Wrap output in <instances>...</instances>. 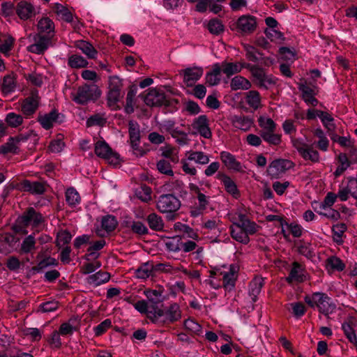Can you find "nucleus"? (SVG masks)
Returning <instances> with one entry per match:
<instances>
[{
    "label": "nucleus",
    "mask_w": 357,
    "mask_h": 357,
    "mask_svg": "<svg viewBox=\"0 0 357 357\" xmlns=\"http://www.w3.org/2000/svg\"><path fill=\"white\" fill-rule=\"evenodd\" d=\"M246 69L251 73L255 82L259 87L268 89L277 83V78L271 74H266L262 68L257 65H247Z\"/></svg>",
    "instance_id": "obj_7"
},
{
    "label": "nucleus",
    "mask_w": 357,
    "mask_h": 357,
    "mask_svg": "<svg viewBox=\"0 0 357 357\" xmlns=\"http://www.w3.org/2000/svg\"><path fill=\"white\" fill-rule=\"evenodd\" d=\"M15 43V38L10 35H3L0 38V52L6 56L9 54Z\"/></svg>",
    "instance_id": "obj_47"
},
{
    "label": "nucleus",
    "mask_w": 357,
    "mask_h": 357,
    "mask_svg": "<svg viewBox=\"0 0 357 357\" xmlns=\"http://www.w3.org/2000/svg\"><path fill=\"white\" fill-rule=\"evenodd\" d=\"M149 227L154 231H162L164 229V222L162 218L155 213L149 214L147 217Z\"/></svg>",
    "instance_id": "obj_49"
},
{
    "label": "nucleus",
    "mask_w": 357,
    "mask_h": 357,
    "mask_svg": "<svg viewBox=\"0 0 357 357\" xmlns=\"http://www.w3.org/2000/svg\"><path fill=\"white\" fill-rule=\"evenodd\" d=\"M89 62L81 55L73 54L68 57V65L72 68H83L87 67Z\"/></svg>",
    "instance_id": "obj_52"
},
{
    "label": "nucleus",
    "mask_w": 357,
    "mask_h": 357,
    "mask_svg": "<svg viewBox=\"0 0 357 357\" xmlns=\"http://www.w3.org/2000/svg\"><path fill=\"white\" fill-rule=\"evenodd\" d=\"M163 314L159 322L174 323L181 318V311L177 303L171 304L166 310L162 309Z\"/></svg>",
    "instance_id": "obj_22"
},
{
    "label": "nucleus",
    "mask_w": 357,
    "mask_h": 357,
    "mask_svg": "<svg viewBox=\"0 0 357 357\" xmlns=\"http://www.w3.org/2000/svg\"><path fill=\"white\" fill-rule=\"evenodd\" d=\"M121 98V91L109 90L107 93V104L112 110H117L121 108L119 102Z\"/></svg>",
    "instance_id": "obj_51"
},
{
    "label": "nucleus",
    "mask_w": 357,
    "mask_h": 357,
    "mask_svg": "<svg viewBox=\"0 0 357 357\" xmlns=\"http://www.w3.org/2000/svg\"><path fill=\"white\" fill-rule=\"evenodd\" d=\"M290 139L293 147L296 149L303 159L312 162H318L319 161V153L314 149L312 145L307 144L301 137L296 138L291 136Z\"/></svg>",
    "instance_id": "obj_5"
},
{
    "label": "nucleus",
    "mask_w": 357,
    "mask_h": 357,
    "mask_svg": "<svg viewBox=\"0 0 357 357\" xmlns=\"http://www.w3.org/2000/svg\"><path fill=\"white\" fill-rule=\"evenodd\" d=\"M239 270L238 264L234 263L229 266L225 265L222 269L218 271L219 275L222 276V287L226 291H231L234 289Z\"/></svg>",
    "instance_id": "obj_6"
},
{
    "label": "nucleus",
    "mask_w": 357,
    "mask_h": 357,
    "mask_svg": "<svg viewBox=\"0 0 357 357\" xmlns=\"http://www.w3.org/2000/svg\"><path fill=\"white\" fill-rule=\"evenodd\" d=\"M192 128L195 133L205 139H210L212 137L208 119L206 115H200L195 118L192 123Z\"/></svg>",
    "instance_id": "obj_15"
},
{
    "label": "nucleus",
    "mask_w": 357,
    "mask_h": 357,
    "mask_svg": "<svg viewBox=\"0 0 357 357\" xmlns=\"http://www.w3.org/2000/svg\"><path fill=\"white\" fill-rule=\"evenodd\" d=\"M245 102L255 110L259 109L261 104V98L257 91L251 90L245 93Z\"/></svg>",
    "instance_id": "obj_41"
},
{
    "label": "nucleus",
    "mask_w": 357,
    "mask_h": 357,
    "mask_svg": "<svg viewBox=\"0 0 357 357\" xmlns=\"http://www.w3.org/2000/svg\"><path fill=\"white\" fill-rule=\"evenodd\" d=\"M309 279V275L303 265L298 261H294L289 270L286 281L291 284L293 282L301 283Z\"/></svg>",
    "instance_id": "obj_13"
},
{
    "label": "nucleus",
    "mask_w": 357,
    "mask_h": 357,
    "mask_svg": "<svg viewBox=\"0 0 357 357\" xmlns=\"http://www.w3.org/2000/svg\"><path fill=\"white\" fill-rule=\"evenodd\" d=\"M317 205V206L313 205L312 207L314 208V211L321 216L325 217L333 221H337L340 218V213L332 207L326 206L323 204Z\"/></svg>",
    "instance_id": "obj_31"
},
{
    "label": "nucleus",
    "mask_w": 357,
    "mask_h": 357,
    "mask_svg": "<svg viewBox=\"0 0 357 357\" xmlns=\"http://www.w3.org/2000/svg\"><path fill=\"white\" fill-rule=\"evenodd\" d=\"M17 238L10 233L0 235V252L8 253L17 243Z\"/></svg>",
    "instance_id": "obj_32"
},
{
    "label": "nucleus",
    "mask_w": 357,
    "mask_h": 357,
    "mask_svg": "<svg viewBox=\"0 0 357 357\" xmlns=\"http://www.w3.org/2000/svg\"><path fill=\"white\" fill-rule=\"evenodd\" d=\"M243 48L245 51V56L249 61L257 62L259 60L261 53L254 46L245 44Z\"/></svg>",
    "instance_id": "obj_59"
},
{
    "label": "nucleus",
    "mask_w": 357,
    "mask_h": 357,
    "mask_svg": "<svg viewBox=\"0 0 357 357\" xmlns=\"http://www.w3.org/2000/svg\"><path fill=\"white\" fill-rule=\"evenodd\" d=\"M151 188L146 185H142L136 190V196L142 202H148L151 199Z\"/></svg>",
    "instance_id": "obj_58"
},
{
    "label": "nucleus",
    "mask_w": 357,
    "mask_h": 357,
    "mask_svg": "<svg viewBox=\"0 0 357 357\" xmlns=\"http://www.w3.org/2000/svg\"><path fill=\"white\" fill-rule=\"evenodd\" d=\"M208 29L212 34L218 35L224 31V25L218 19H212L208 23Z\"/></svg>",
    "instance_id": "obj_64"
},
{
    "label": "nucleus",
    "mask_w": 357,
    "mask_h": 357,
    "mask_svg": "<svg viewBox=\"0 0 357 357\" xmlns=\"http://www.w3.org/2000/svg\"><path fill=\"white\" fill-rule=\"evenodd\" d=\"M264 284V278L261 276H255L250 282L248 286V294L253 303H255L257 301L258 296L260 294Z\"/></svg>",
    "instance_id": "obj_30"
},
{
    "label": "nucleus",
    "mask_w": 357,
    "mask_h": 357,
    "mask_svg": "<svg viewBox=\"0 0 357 357\" xmlns=\"http://www.w3.org/2000/svg\"><path fill=\"white\" fill-rule=\"evenodd\" d=\"M257 28V18L254 16L245 15L241 16L236 22V29L238 33L248 34Z\"/></svg>",
    "instance_id": "obj_16"
},
{
    "label": "nucleus",
    "mask_w": 357,
    "mask_h": 357,
    "mask_svg": "<svg viewBox=\"0 0 357 357\" xmlns=\"http://www.w3.org/2000/svg\"><path fill=\"white\" fill-rule=\"evenodd\" d=\"M326 264L327 269L342 271L345 268V264L342 260L335 256L328 257L326 261Z\"/></svg>",
    "instance_id": "obj_56"
},
{
    "label": "nucleus",
    "mask_w": 357,
    "mask_h": 357,
    "mask_svg": "<svg viewBox=\"0 0 357 357\" xmlns=\"http://www.w3.org/2000/svg\"><path fill=\"white\" fill-rule=\"evenodd\" d=\"M258 123L261 128V132L275 131L277 124L274 121L265 116H261L258 119Z\"/></svg>",
    "instance_id": "obj_54"
},
{
    "label": "nucleus",
    "mask_w": 357,
    "mask_h": 357,
    "mask_svg": "<svg viewBox=\"0 0 357 357\" xmlns=\"http://www.w3.org/2000/svg\"><path fill=\"white\" fill-rule=\"evenodd\" d=\"M347 229L344 224H337L334 225L332 229L333 241L338 245L343 243L342 236Z\"/></svg>",
    "instance_id": "obj_57"
},
{
    "label": "nucleus",
    "mask_w": 357,
    "mask_h": 357,
    "mask_svg": "<svg viewBox=\"0 0 357 357\" xmlns=\"http://www.w3.org/2000/svg\"><path fill=\"white\" fill-rule=\"evenodd\" d=\"M314 135L319 139L317 142V148L321 151L326 152L329 147V140L324 130L320 128H317L314 130Z\"/></svg>",
    "instance_id": "obj_44"
},
{
    "label": "nucleus",
    "mask_w": 357,
    "mask_h": 357,
    "mask_svg": "<svg viewBox=\"0 0 357 357\" xmlns=\"http://www.w3.org/2000/svg\"><path fill=\"white\" fill-rule=\"evenodd\" d=\"M172 137L176 140V143L180 146L188 145L190 142L188 134L177 128L176 130L172 131Z\"/></svg>",
    "instance_id": "obj_63"
},
{
    "label": "nucleus",
    "mask_w": 357,
    "mask_h": 357,
    "mask_svg": "<svg viewBox=\"0 0 357 357\" xmlns=\"http://www.w3.org/2000/svg\"><path fill=\"white\" fill-rule=\"evenodd\" d=\"M156 206L162 213H174L179 209L181 202L174 195L165 194L159 197Z\"/></svg>",
    "instance_id": "obj_9"
},
{
    "label": "nucleus",
    "mask_w": 357,
    "mask_h": 357,
    "mask_svg": "<svg viewBox=\"0 0 357 357\" xmlns=\"http://www.w3.org/2000/svg\"><path fill=\"white\" fill-rule=\"evenodd\" d=\"M129 135L132 146L137 149L140 142L139 126L135 121L129 122Z\"/></svg>",
    "instance_id": "obj_42"
},
{
    "label": "nucleus",
    "mask_w": 357,
    "mask_h": 357,
    "mask_svg": "<svg viewBox=\"0 0 357 357\" xmlns=\"http://www.w3.org/2000/svg\"><path fill=\"white\" fill-rule=\"evenodd\" d=\"M232 225L229 227L231 236L235 241L247 245L250 242V235L256 234L260 227L250 220L245 209L238 208L230 214Z\"/></svg>",
    "instance_id": "obj_1"
},
{
    "label": "nucleus",
    "mask_w": 357,
    "mask_h": 357,
    "mask_svg": "<svg viewBox=\"0 0 357 357\" xmlns=\"http://www.w3.org/2000/svg\"><path fill=\"white\" fill-rule=\"evenodd\" d=\"M232 125L237 129L247 131L253 124L252 119L244 115H234L231 119Z\"/></svg>",
    "instance_id": "obj_34"
},
{
    "label": "nucleus",
    "mask_w": 357,
    "mask_h": 357,
    "mask_svg": "<svg viewBox=\"0 0 357 357\" xmlns=\"http://www.w3.org/2000/svg\"><path fill=\"white\" fill-rule=\"evenodd\" d=\"M338 195L342 202L347 201L350 195L357 199V178L349 177L343 181L340 185Z\"/></svg>",
    "instance_id": "obj_11"
},
{
    "label": "nucleus",
    "mask_w": 357,
    "mask_h": 357,
    "mask_svg": "<svg viewBox=\"0 0 357 357\" xmlns=\"http://www.w3.org/2000/svg\"><path fill=\"white\" fill-rule=\"evenodd\" d=\"M100 96V91L96 84H84L79 86L73 100L81 105L91 100H96Z\"/></svg>",
    "instance_id": "obj_8"
},
{
    "label": "nucleus",
    "mask_w": 357,
    "mask_h": 357,
    "mask_svg": "<svg viewBox=\"0 0 357 357\" xmlns=\"http://www.w3.org/2000/svg\"><path fill=\"white\" fill-rule=\"evenodd\" d=\"M216 178L222 182L225 190L233 197L237 199L240 196L236 184L228 175L219 172Z\"/></svg>",
    "instance_id": "obj_26"
},
{
    "label": "nucleus",
    "mask_w": 357,
    "mask_h": 357,
    "mask_svg": "<svg viewBox=\"0 0 357 357\" xmlns=\"http://www.w3.org/2000/svg\"><path fill=\"white\" fill-rule=\"evenodd\" d=\"M281 232L285 239H288L290 234H291L295 238H299L303 234V227L296 222H294L288 223L287 222H284L281 223Z\"/></svg>",
    "instance_id": "obj_27"
},
{
    "label": "nucleus",
    "mask_w": 357,
    "mask_h": 357,
    "mask_svg": "<svg viewBox=\"0 0 357 357\" xmlns=\"http://www.w3.org/2000/svg\"><path fill=\"white\" fill-rule=\"evenodd\" d=\"M16 14L22 20H31L36 15L35 6L30 2L21 1L15 8Z\"/></svg>",
    "instance_id": "obj_18"
},
{
    "label": "nucleus",
    "mask_w": 357,
    "mask_h": 357,
    "mask_svg": "<svg viewBox=\"0 0 357 357\" xmlns=\"http://www.w3.org/2000/svg\"><path fill=\"white\" fill-rule=\"evenodd\" d=\"M342 329L349 341L353 344L357 345V337L351 325L344 322L342 324Z\"/></svg>",
    "instance_id": "obj_62"
},
{
    "label": "nucleus",
    "mask_w": 357,
    "mask_h": 357,
    "mask_svg": "<svg viewBox=\"0 0 357 357\" xmlns=\"http://www.w3.org/2000/svg\"><path fill=\"white\" fill-rule=\"evenodd\" d=\"M58 118L59 113L56 110H52L47 114L38 115V121L44 129L49 130L53 127Z\"/></svg>",
    "instance_id": "obj_33"
},
{
    "label": "nucleus",
    "mask_w": 357,
    "mask_h": 357,
    "mask_svg": "<svg viewBox=\"0 0 357 357\" xmlns=\"http://www.w3.org/2000/svg\"><path fill=\"white\" fill-rule=\"evenodd\" d=\"M220 159L228 169L238 172H243L241 163L231 153L225 151H221L220 153Z\"/></svg>",
    "instance_id": "obj_25"
},
{
    "label": "nucleus",
    "mask_w": 357,
    "mask_h": 357,
    "mask_svg": "<svg viewBox=\"0 0 357 357\" xmlns=\"http://www.w3.org/2000/svg\"><path fill=\"white\" fill-rule=\"evenodd\" d=\"M38 29L40 32L47 34L53 33L54 32V24L50 18L43 17L38 22Z\"/></svg>",
    "instance_id": "obj_53"
},
{
    "label": "nucleus",
    "mask_w": 357,
    "mask_h": 357,
    "mask_svg": "<svg viewBox=\"0 0 357 357\" xmlns=\"http://www.w3.org/2000/svg\"><path fill=\"white\" fill-rule=\"evenodd\" d=\"M149 106H161L167 103V96L162 90L151 89L144 98Z\"/></svg>",
    "instance_id": "obj_17"
},
{
    "label": "nucleus",
    "mask_w": 357,
    "mask_h": 357,
    "mask_svg": "<svg viewBox=\"0 0 357 357\" xmlns=\"http://www.w3.org/2000/svg\"><path fill=\"white\" fill-rule=\"evenodd\" d=\"M197 203L192 206L190 210V213L192 217L196 218L202 214V213L207 208L209 204V197L206 196L201 192H198Z\"/></svg>",
    "instance_id": "obj_28"
},
{
    "label": "nucleus",
    "mask_w": 357,
    "mask_h": 357,
    "mask_svg": "<svg viewBox=\"0 0 357 357\" xmlns=\"http://www.w3.org/2000/svg\"><path fill=\"white\" fill-rule=\"evenodd\" d=\"M40 96L38 92H31V95L21 102V111L26 118H31L37 111L40 104Z\"/></svg>",
    "instance_id": "obj_12"
},
{
    "label": "nucleus",
    "mask_w": 357,
    "mask_h": 357,
    "mask_svg": "<svg viewBox=\"0 0 357 357\" xmlns=\"http://www.w3.org/2000/svg\"><path fill=\"white\" fill-rule=\"evenodd\" d=\"M220 65L222 72L227 75V77L238 73L243 68H246L247 65H251L245 62H222Z\"/></svg>",
    "instance_id": "obj_29"
},
{
    "label": "nucleus",
    "mask_w": 357,
    "mask_h": 357,
    "mask_svg": "<svg viewBox=\"0 0 357 357\" xmlns=\"http://www.w3.org/2000/svg\"><path fill=\"white\" fill-rule=\"evenodd\" d=\"M106 242L105 240L101 239L91 243V246L87 250V253L85 255L84 258L87 261L94 260L100 257L99 250L102 249L105 245Z\"/></svg>",
    "instance_id": "obj_36"
},
{
    "label": "nucleus",
    "mask_w": 357,
    "mask_h": 357,
    "mask_svg": "<svg viewBox=\"0 0 357 357\" xmlns=\"http://www.w3.org/2000/svg\"><path fill=\"white\" fill-rule=\"evenodd\" d=\"M50 43V37L36 34L34 36V43L27 47V50L31 53L41 54L47 50Z\"/></svg>",
    "instance_id": "obj_19"
},
{
    "label": "nucleus",
    "mask_w": 357,
    "mask_h": 357,
    "mask_svg": "<svg viewBox=\"0 0 357 357\" xmlns=\"http://www.w3.org/2000/svg\"><path fill=\"white\" fill-rule=\"evenodd\" d=\"M295 248L297 252L305 257L308 259H312L314 257V253L312 249L311 245L304 241H298L295 243Z\"/></svg>",
    "instance_id": "obj_43"
},
{
    "label": "nucleus",
    "mask_w": 357,
    "mask_h": 357,
    "mask_svg": "<svg viewBox=\"0 0 357 357\" xmlns=\"http://www.w3.org/2000/svg\"><path fill=\"white\" fill-rule=\"evenodd\" d=\"M204 70L202 67L192 66L182 70L183 82L187 86L193 85L203 75Z\"/></svg>",
    "instance_id": "obj_24"
},
{
    "label": "nucleus",
    "mask_w": 357,
    "mask_h": 357,
    "mask_svg": "<svg viewBox=\"0 0 357 357\" xmlns=\"http://www.w3.org/2000/svg\"><path fill=\"white\" fill-rule=\"evenodd\" d=\"M18 189L22 192H27L32 195H42L45 191L44 183L40 181H31L23 180L18 184Z\"/></svg>",
    "instance_id": "obj_21"
},
{
    "label": "nucleus",
    "mask_w": 357,
    "mask_h": 357,
    "mask_svg": "<svg viewBox=\"0 0 357 357\" xmlns=\"http://www.w3.org/2000/svg\"><path fill=\"white\" fill-rule=\"evenodd\" d=\"M75 47L80 50L89 59H94L98 56V51L90 43L86 40H77Z\"/></svg>",
    "instance_id": "obj_40"
},
{
    "label": "nucleus",
    "mask_w": 357,
    "mask_h": 357,
    "mask_svg": "<svg viewBox=\"0 0 357 357\" xmlns=\"http://www.w3.org/2000/svg\"><path fill=\"white\" fill-rule=\"evenodd\" d=\"M291 167L292 162L290 160L276 159L269 165L267 172L272 178H278Z\"/></svg>",
    "instance_id": "obj_14"
},
{
    "label": "nucleus",
    "mask_w": 357,
    "mask_h": 357,
    "mask_svg": "<svg viewBox=\"0 0 357 357\" xmlns=\"http://www.w3.org/2000/svg\"><path fill=\"white\" fill-rule=\"evenodd\" d=\"M21 220L24 225H31L38 229L43 222V218L40 213H37L33 208H29L22 215Z\"/></svg>",
    "instance_id": "obj_20"
},
{
    "label": "nucleus",
    "mask_w": 357,
    "mask_h": 357,
    "mask_svg": "<svg viewBox=\"0 0 357 357\" xmlns=\"http://www.w3.org/2000/svg\"><path fill=\"white\" fill-rule=\"evenodd\" d=\"M261 137L270 145L278 146L282 142V135L275 131L260 132Z\"/></svg>",
    "instance_id": "obj_50"
},
{
    "label": "nucleus",
    "mask_w": 357,
    "mask_h": 357,
    "mask_svg": "<svg viewBox=\"0 0 357 357\" xmlns=\"http://www.w3.org/2000/svg\"><path fill=\"white\" fill-rule=\"evenodd\" d=\"M298 90L301 92L302 99L307 105L315 107L318 105L319 101L315 98L317 94L316 87H311L306 84H300Z\"/></svg>",
    "instance_id": "obj_23"
},
{
    "label": "nucleus",
    "mask_w": 357,
    "mask_h": 357,
    "mask_svg": "<svg viewBox=\"0 0 357 357\" xmlns=\"http://www.w3.org/2000/svg\"><path fill=\"white\" fill-rule=\"evenodd\" d=\"M191 162L198 165H206L210 162V155L201 151L185 152L184 158L181 160V169L185 174L195 176L197 174V169Z\"/></svg>",
    "instance_id": "obj_4"
},
{
    "label": "nucleus",
    "mask_w": 357,
    "mask_h": 357,
    "mask_svg": "<svg viewBox=\"0 0 357 357\" xmlns=\"http://www.w3.org/2000/svg\"><path fill=\"white\" fill-rule=\"evenodd\" d=\"M94 151L97 156L106 160L109 164L116 165L119 163V154L113 151L104 140L97 141Z\"/></svg>",
    "instance_id": "obj_10"
},
{
    "label": "nucleus",
    "mask_w": 357,
    "mask_h": 357,
    "mask_svg": "<svg viewBox=\"0 0 357 357\" xmlns=\"http://www.w3.org/2000/svg\"><path fill=\"white\" fill-rule=\"evenodd\" d=\"M230 86L232 90H247L251 87L250 82L242 76H235L231 79Z\"/></svg>",
    "instance_id": "obj_45"
},
{
    "label": "nucleus",
    "mask_w": 357,
    "mask_h": 357,
    "mask_svg": "<svg viewBox=\"0 0 357 357\" xmlns=\"http://www.w3.org/2000/svg\"><path fill=\"white\" fill-rule=\"evenodd\" d=\"M16 88V82L14 76L7 75L3 77L0 84V90L3 96H8L13 93Z\"/></svg>",
    "instance_id": "obj_39"
},
{
    "label": "nucleus",
    "mask_w": 357,
    "mask_h": 357,
    "mask_svg": "<svg viewBox=\"0 0 357 357\" xmlns=\"http://www.w3.org/2000/svg\"><path fill=\"white\" fill-rule=\"evenodd\" d=\"M52 10L56 15L59 20L66 22H71L73 20L72 13L68 8L61 3H56L52 6Z\"/></svg>",
    "instance_id": "obj_37"
},
{
    "label": "nucleus",
    "mask_w": 357,
    "mask_h": 357,
    "mask_svg": "<svg viewBox=\"0 0 357 357\" xmlns=\"http://www.w3.org/2000/svg\"><path fill=\"white\" fill-rule=\"evenodd\" d=\"M110 279V274L105 271H99L93 274L89 275L86 282L90 285L98 287L107 282Z\"/></svg>",
    "instance_id": "obj_35"
},
{
    "label": "nucleus",
    "mask_w": 357,
    "mask_h": 357,
    "mask_svg": "<svg viewBox=\"0 0 357 357\" xmlns=\"http://www.w3.org/2000/svg\"><path fill=\"white\" fill-rule=\"evenodd\" d=\"M221 67L220 63H215L212 67V70L206 75V82L210 86L218 85L221 80Z\"/></svg>",
    "instance_id": "obj_38"
},
{
    "label": "nucleus",
    "mask_w": 357,
    "mask_h": 357,
    "mask_svg": "<svg viewBox=\"0 0 357 357\" xmlns=\"http://www.w3.org/2000/svg\"><path fill=\"white\" fill-rule=\"evenodd\" d=\"M59 302L55 300L46 301L39 305L38 312L42 313L54 312L59 308Z\"/></svg>",
    "instance_id": "obj_61"
},
{
    "label": "nucleus",
    "mask_w": 357,
    "mask_h": 357,
    "mask_svg": "<svg viewBox=\"0 0 357 357\" xmlns=\"http://www.w3.org/2000/svg\"><path fill=\"white\" fill-rule=\"evenodd\" d=\"M5 122L8 126L13 128H17L23 123L24 116L15 112H9L6 115Z\"/></svg>",
    "instance_id": "obj_46"
},
{
    "label": "nucleus",
    "mask_w": 357,
    "mask_h": 357,
    "mask_svg": "<svg viewBox=\"0 0 357 357\" xmlns=\"http://www.w3.org/2000/svg\"><path fill=\"white\" fill-rule=\"evenodd\" d=\"M144 295L148 301L140 300L134 303V308L139 313L145 314L151 322L159 323L163 314L162 309L158 307V304L164 300L162 291L160 289H146Z\"/></svg>",
    "instance_id": "obj_2"
},
{
    "label": "nucleus",
    "mask_w": 357,
    "mask_h": 357,
    "mask_svg": "<svg viewBox=\"0 0 357 357\" xmlns=\"http://www.w3.org/2000/svg\"><path fill=\"white\" fill-rule=\"evenodd\" d=\"M58 262L54 258L47 257L39 261L35 266H33V270L39 273L49 266H56Z\"/></svg>",
    "instance_id": "obj_60"
},
{
    "label": "nucleus",
    "mask_w": 357,
    "mask_h": 357,
    "mask_svg": "<svg viewBox=\"0 0 357 357\" xmlns=\"http://www.w3.org/2000/svg\"><path fill=\"white\" fill-rule=\"evenodd\" d=\"M118 225L116 218L112 215H107L101 219V227L107 232L114 231Z\"/></svg>",
    "instance_id": "obj_55"
},
{
    "label": "nucleus",
    "mask_w": 357,
    "mask_h": 357,
    "mask_svg": "<svg viewBox=\"0 0 357 357\" xmlns=\"http://www.w3.org/2000/svg\"><path fill=\"white\" fill-rule=\"evenodd\" d=\"M65 197L67 204L71 207L76 206L79 204L81 202V197L79 192L73 187L66 190Z\"/></svg>",
    "instance_id": "obj_48"
},
{
    "label": "nucleus",
    "mask_w": 357,
    "mask_h": 357,
    "mask_svg": "<svg viewBox=\"0 0 357 357\" xmlns=\"http://www.w3.org/2000/svg\"><path fill=\"white\" fill-rule=\"evenodd\" d=\"M304 301L310 307L317 308L321 314L328 317L336 310V305L332 298L323 292L317 291L306 295Z\"/></svg>",
    "instance_id": "obj_3"
}]
</instances>
